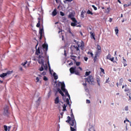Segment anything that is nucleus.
Returning <instances> with one entry per match:
<instances>
[{"mask_svg":"<svg viewBox=\"0 0 131 131\" xmlns=\"http://www.w3.org/2000/svg\"><path fill=\"white\" fill-rule=\"evenodd\" d=\"M71 117L70 116H68V120L66 121V122L69 123L71 127H76V121H75V118L74 117V115H73V112L72 110H71Z\"/></svg>","mask_w":131,"mask_h":131,"instance_id":"obj_1","label":"nucleus"},{"mask_svg":"<svg viewBox=\"0 0 131 131\" xmlns=\"http://www.w3.org/2000/svg\"><path fill=\"white\" fill-rule=\"evenodd\" d=\"M77 45L78 46L76 45H74L73 46V49L74 51H76L77 52H80V51L79 50V48L83 49V48L84 47V42H83V41H81L80 42L78 41L77 42Z\"/></svg>","mask_w":131,"mask_h":131,"instance_id":"obj_2","label":"nucleus"},{"mask_svg":"<svg viewBox=\"0 0 131 131\" xmlns=\"http://www.w3.org/2000/svg\"><path fill=\"white\" fill-rule=\"evenodd\" d=\"M85 81L88 82L90 84H92L94 85L95 84V80L94 79V77L92 75H90L87 78H85Z\"/></svg>","mask_w":131,"mask_h":131,"instance_id":"obj_3","label":"nucleus"},{"mask_svg":"<svg viewBox=\"0 0 131 131\" xmlns=\"http://www.w3.org/2000/svg\"><path fill=\"white\" fill-rule=\"evenodd\" d=\"M73 23H71V26L73 27H81V25H79V23H77L76 18H72Z\"/></svg>","mask_w":131,"mask_h":131,"instance_id":"obj_4","label":"nucleus"},{"mask_svg":"<svg viewBox=\"0 0 131 131\" xmlns=\"http://www.w3.org/2000/svg\"><path fill=\"white\" fill-rule=\"evenodd\" d=\"M4 112L3 115H1V116H3V115L4 116H8V114H9V107L8 106H5L4 108Z\"/></svg>","mask_w":131,"mask_h":131,"instance_id":"obj_5","label":"nucleus"},{"mask_svg":"<svg viewBox=\"0 0 131 131\" xmlns=\"http://www.w3.org/2000/svg\"><path fill=\"white\" fill-rule=\"evenodd\" d=\"M42 48L44 51V54L47 55V52H48V44L44 43L42 45Z\"/></svg>","mask_w":131,"mask_h":131,"instance_id":"obj_6","label":"nucleus"},{"mask_svg":"<svg viewBox=\"0 0 131 131\" xmlns=\"http://www.w3.org/2000/svg\"><path fill=\"white\" fill-rule=\"evenodd\" d=\"M43 68L45 70H48V65H47V63L45 64H41V67L39 69V71H43Z\"/></svg>","mask_w":131,"mask_h":131,"instance_id":"obj_7","label":"nucleus"},{"mask_svg":"<svg viewBox=\"0 0 131 131\" xmlns=\"http://www.w3.org/2000/svg\"><path fill=\"white\" fill-rule=\"evenodd\" d=\"M60 84H61V91H62V92H66V91H67L66 90V89H65V83H64V82H59V83Z\"/></svg>","mask_w":131,"mask_h":131,"instance_id":"obj_8","label":"nucleus"},{"mask_svg":"<svg viewBox=\"0 0 131 131\" xmlns=\"http://www.w3.org/2000/svg\"><path fill=\"white\" fill-rule=\"evenodd\" d=\"M38 62L39 64H41V65L45 64V57L39 59L38 60Z\"/></svg>","mask_w":131,"mask_h":131,"instance_id":"obj_9","label":"nucleus"},{"mask_svg":"<svg viewBox=\"0 0 131 131\" xmlns=\"http://www.w3.org/2000/svg\"><path fill=\"white\" fill-rule=\"evenodd\" d=\"M106 59L107 60H110V61H112V62H113V61H114V57L111 58V54L110 53L106 56Z\"/></svg>","mask_w":131,"mask_h":131,"instance_id":"obj_10","label":"nucleus"},{"mask_svg":"<svg viewBox=\"0 0 131 131\" xmlns=\"http://www.w3.org/2000/svg\"><path fill=\"white\" fill-rule=\"evenodd\" d=\"M76 67H72L70 69V72L71 73V74H73L75 72L76 70Z\"/></svg>","mask_w":131,"mask_h":131,"instance_id":"obj_11","label":"nucleus"},{"mask_svg":"<svg viewBox=\"0 0 131 131\" xmlns=\"http://www.w3.org/2000/svg\"><path fill=\"white\" fill-rule=\"evenodd\" d=\"M11 126H9L8 127L7 125H4V130L5 131H10L11 130Z\"/></svg>","mask_w":131,"mask_h":131,"instance_id":"obj_12","label":"nucleus"},{"mask_svg":"<svg viewBox=\"0 0 131 131\" xmlns=\"http://www.w3.org/2000/svg\"><path fill=\"white\" fill-rule=\"evenodd\" d=\"M43 33V29H40L39 31V33L40 34V37H39L40 40H41V39H42V33Z\"/></svg>","mask_w":131,"mask_h":131,"instance_id":"obj_13","label":"nucleus"},{"mask_svg":"<svg viewBox=\"0 0 131 131\" xmlns=\"http://www.w3.org/2000/svg\"><path fill=\"white\" fill-rule=\"evenodd\" d=\"M74 17V15H73V13H71L69 14V18H70L71 20H72V19H75V17Z\"/></svg>","mask_w":131,"mask_h":131,"instance_id":"obj_14","label":"nucleus"},{"mask_svg":"<svg viewBox=\"0 0 131 131\" xmlns=\"http://www.w3.org/2000/svg\"><path fill=\"white\" fill-rule=\"evenodd\" d=\"M59 97H57L54 100V103L55 104H59Z\"/></svg>","mask_w":131,"mask_h":131,"instance_id":"obj_15","label":"nucleus"},{"mask_svg":"<svg viewBox=\"0 0 131 131\" xmlns=\"http://www.w3.org/2000/svg\"><path fill=\"white\" fill-rule=\"evenodd\" d=\"M57 14H58V12H57V10H56V9H55L54 11L52 12V16L53 17H55V16H56Z\"/></svg>","mask_w":131,"mask_h":131,"instance_id":"obj_16","label":"nucleus"},{"mask_svg":"<svg viewBox=\"0 0 131 131\" xmlns=\"http://www.w3.org/2000/svg\"><path fill=\"white\" fill-rule=\"evenodd\" d=\"M123 64H124V67L127 66V64H126V60L124 59V57H123Z\"/></svg>","mask_w":131,"mask_h":131,"instance_id":"obj_17","label":"nucleus"},{"mask_svg":"<svg viewBox=\"0 0 131 131\" xmlns=\"http://www.w3.org/2000/svg\"><path fill=\"white\" fill-rule=\"evenodd\" d=\"M38 23L36 25V27H39V26H40V21H41V18H38Z\"/></svg>","mask_w":131,"mask_h":131,"instance_id":"obj_18","label":"nucleus"},{"mask_svg":"<svg viewBox=\"0 0 131 131\" xmlns=\"http://www.w3.org/2000/svg\"><path fill=\"white\" fill-rule=\"evenodd\" d=\"M39 54H40V50L39 49V47H38L36 50V55H38Z\"/></svg>","mask_w":131,"mask_h":131,"instance_id":"obj_19","label":"nucleus"},{"mask_svg":"<svg viewBox=\"0 0 131 131\" xmlns=\"http://www.w3.org/2000/svg\"><path fill=\"white\" fill-rule=\"evenodd\" d=\"M90 34L91 35L92 37L96 40V38L95 37V33H93V32H90Z\"/></svg>","mask_w":131,"mask_h":131,"instance_id":"obj_20","label":"nucleus"},{"mask_svg":"<svg viewBox=\"0 0 131 131\" xmlns=\"http://www.w3.org/2000/svg\"><path fill=\"white\" fill-rule=\"evenodd\" d=\"M101 53H102V50H97L95 55L99 56Z\"/></svg>","mask_w":131,"mask_h":131,"instance_id":"obj_21","label":"nucleus"},{"mask_svg":"<svg viewBox=\"0 0 131 131\" xmlns=\"http://www.w3.org/2000/svg\"><path fill=\"white\" fill-rule=\"evenodd\" d=\"M85 13V11H83V10H82V12H81V17H82V18H84V13Z\"/></svg>","mask_w":131,"mask_h":131,"instance_id":"obj_22","label":"nucleus"},{"mask_svg":"<svg viewBox=\"0 0 131 131\" xmlns=\"http://www.w3.org/2000/svg\"><path fill=\"white\" fill-rule=\"evenodd\" d=\"M123 82V78H121L119 80V85H122V83Z\"/></svg>","mask_w":131,"mask_h":131,"instance_id":"obj_23","label":"nucleus"},{"mask_svg":"<svg viewBox=\"0 0 131 131\" xmlns=\"http://www.w3.org/2000/svg\"><path fill=\"white\" fill-rule=\"evenodd\" d=\"M5 76H7V73H3V74L0 75V77L2 78L5 77Z\"/></svg>","mask_w":131,"mask_h":131,"instance_id":"obj_24","label":"nucleus"},{"mask_svg":"<svg viewBox=\"0 0 131 131\" xmlns=\"http://www.w3.org/2000/svg\"><path fill=\"white\" fill-rule=\"evenodd\" d=\"M63 93H65L66 95L67 96L69 99H70V95H69V93H68V91L67 90H66V92H63Z\"/></svg>","mask_w":131,"mask_h":131,"instance_id":"obj_25","label":"nucleus"},{"mask_svg":"<svg viewBox=\"0 0 131 131\" xmlns=\"http://www.w3.org/2000/svg\"><path fill=\"white\" fill-rule=\"evenodd\" d=\"M70 57H71L72 60H73V61H76L75 60V59L76 58V56L71 55Z\"/></svg>","mask_w":131,"mask_h":131,"instance_id":"obj_26","label":"nucleus"},{"mask_svg":"<svg viewBox=\"0 0 131 131\" xmlns=\"http://www.w3.org/2000/svg\"><path fill=\"white\" fill-rule=\"evenodd\" d=\"M88 55H90L92 58L94 57V54H93V52L92 51H89L88 52Z\"/></svg>","mask_w":131,"mask_h":131,"instance_id":"obj_27","label":"nucleus"},{"mask_svg":"<svg viewBox=\"0 0 131 131\" xmlns=\"http://www.w3.org/2000/svg\"><path fill=\"white\" fill-rule=\"evenodd\" d=\"M87 14H89V15H94V13H93L91 10H88L87 11Z\"/></svg>","mask_w":131,"mask_h":131,"instance_id":"obj_28","label":"nucleus"},{"mask_svg":"<svg viewBox=\"0 0 131 131\" xmlns=\"http://www.w3.org/2000/svg\"><path fill=\"white\" fill-rule=\"evenodd\" d=\"M67 107V105H66L65 104H64L62 106V107H63L62 111H66Z\"/></svg>","mask_w":131,"mask_h":131,"instance_id":"obj_29","label":"nucleus"},{"mask_svg":"<svg viewBox=\"0 0 131 131\" xmlns=\"http://www.w3.org/2000/svg\"><path fill=\"white\" fill-rule=\"evenodd\" d=\"M75 74H76V75H80V74L79 73V72L77 70H76L75 71Z\"/></svg>","mask_w":131,"mask_h":131,"instance_id":"obj_30","label":"nucleus"},{"mask_svg":"<svg viewBox=\"0 0 131 131\" xmlns=\"http://www.w3.org/2000/svg\"><path fill=\"white\" fill-rule=\"evenodd\" d=\"M105 13H107V14L110 13V7L107 8V9L105 10Z\"/></svg>","mask_w":131,"mask_h":131,"instance_id":"obj_31","label":"nucleus"},{"mask_svg":"<svg viewBox=\"0 0 131 131\" xmlns=\"http://www.w3.org/2000/svg\"><path fill=\"white\" fill-rule=\"evenodd\" d=\"M97 81L98 85H99L100 86V82L101 80H100V79L97 78Z\"/></svg>","mask_w":131,"mask_h":131,"instance_id":"obj_32","label":"nucleus"},{"mask_svg":"<svg viewBox=\"0 0 131 131\" xmlns=\"http://www.w3.org/2000/svg\"><path fill=\"white\" fill-rule=\"evenodd\" d=\"M12 73H13V71H8L6 73L7 75H9L10 74H12Z\"/></svg>","mask_w":131,"mask_h":131,"instance_id":"obj_33","label":"nucleus"},{"mask_svg":"<svg viewBox=\"0 0 131 131\" xmlns=\"http://www.w3.org/2000/svg\"><path fill=\"white\" fill-rule=\"evenodd\" d=\"M115 31L116 34H118V31H119V30H118V28H117V27L115 28Z\"/></svg>","mask_w":131,"mask_h":131,"instance_id":"obj_34","label":"nucleus"},{"mask_svg":"<svg viewBox=\"0 0 131 131\" xmlns=\"http://www.w3.org/2000/svg\"><path fill=\"white\" fill-rule=\"evenodd\" d=\"M98 55H97V54H95V56L94 58V62H96V61H97V58L98 57Z\"/></svg>","mask_w":131,"mask_h":131,"instance_id":"obj_35","label":"nucleus"},{"mask_svg":"<svg viewBox=\"0 0 131 131\" xmlns=\"http://www.w3.org/2000/svg\"><path fill=\"white\" fill-rule=\"evenodd\" d=\"M85 74L86 76H89V75H90V74H91V71L86 72Z\"/></svg>","mask_w":131,"mask_h":131,"instance_id":"obj_36","label":"nucleus"},{"mask_svg":"<svg viewBox=\"0 0 131 131\" xmlns=\"http://www.w3.org/2000/svg\"><path fill=\"white\" fill-rule=\"evenodd\" d=\"M100 70H101V72L103 73V74H105V70H104V69L100 68Z\"/></svg>","mask_w":131,"mask_h":131,"instance_id":"obj_37","label":"nucleus"},{"mask_svg":"<svg viewBox=\"0 0 131 131\" xmlns=\"http://www.w3.org/2000/svg\"><path fill=\"white\" fill-rule=\"evenodd\" d=\"M96 49L97 50H101V46L100 45H97Z\"/></svg>","mask_w":131,"mask_h":131,"instance_id":"obj_38","label":"nucleus"},{"mask_svg":"<svg viewBox=\"0 0 131 131\" xmlns=\"http://www.w3.org/2000/svg\"><path fill=\"white\" fill-rule=\"evenodd\" d=\"M27 64V60H26L25 62H23L21 63V66H25V65H26Z\"/></svg>","mask_w":131,"mask_h":131,"instance_id":"obj_39","label":"nucleus"},{"mask_svg":"<svg viewBox=\"0 0 131 131\" xmlns=\"http://www.w3.org/2000/svg\"><path fill=\"white\" fill-rule=\"evenodd\" d=\"M66 102H67V104L68 105H70V102L69 101V99L67 98V99H66Z\"/></svg>","mask_w":131,"mask_h":131,"instance_id":"obj_40","label":"nucleus"},{"mask_svg":"<svg viewBox=\"0 0 131 131\" xmlns=\"http://www.w3.org/2000/svg\"><path fill=\"white\" fill-rule=\"evenodd\" d=\"M92 8H93L94 10H95V11H97V10H98V8H97V7H96V6H95V5H92Z\"/></svg>","mask_w":131,"mask_h":131,"instance_id":"obj_41","label":"nucleus"},{"mask_svg":"<svg viewBox=\"0 0 131 131\" xmlns=\"http://www.w3.org/2000/svg\"><path fill=\"white\" fill-rule=\"evenodd\" d=\"M124 92H129V89L128 88H126L124 90Z\"/></svg>","mask_w":131,"mask_h":131,"instance_id":"obj_42","label":"nucleus"},{"mask_svg":"<svg viewBox=\"0 0 131 131\" xmlns=\"http://www.w3.org/2000/svg\"><path fill=\"white\" fill-rule=\"evenodd\" d=\"M86 103L87 104H91V101H90V100H89V99H87V100H86Z\"/></svg>","mask_w":131,"mask_h":131,"instance_id":"obj_43","label":"nucleus"},{"mask_svg":"<svg viewBox=\"0 0 131 131\" xmlns=\"http://www.w3.org/2000/svg\"><path fill=\"white\" fill-rule=\"evenodd\" d=\"M60 14L61 16H63L65 15V14H64L63 13V12H62V11H60Z\"/></svg>","mask_w":131,"mask_h":131,"instance_id":"obj_44","label":"nucleus"},{"mask_svg":"<svg viewBox=\"0 0 131 131\" xmlns=\"http://www.w3.org/2000/svg\"><path fill=\"white\" fill-rule=\"evenodd\" d=\"M125 111H128V106H126L125 107Z\"/></svg>","mask_w":131,"mask_h":131,"instance_id":"obj_45","label":"nucleus"},{"mask_svg":"<svg viewBox=\"0 0 131 131\" xmlns=\"http://www.w3.org/2000/svg\"><path fill=\"white\" fill-rule=\"evenodd\" d=\"M59 94L61 95L62 97H64V93L62 91L59 92Z\"/></svg>","mask_w":131,"mask_h":131,"instance_id":"obj_46","label":"nucleus"},{"mask_svg":"<svg viewBox=\"0 0 131 131\" xmlns=\"http://www.w3.org/2000/svg\"><path fill=\"white\" fill-rule=\"evenodd\" d=\"M43 80H45V81H48V78L47 77H46V76H44Z\"/></svg>","mask_w":131,"mask_h":131,"instance_id":"obj_47","label":"nucleus"},{"mask_svg":"<svg viewBox=\"0 0 131 131\" xmlns=\"http://www.w3.org/2000/svg\"><path fill=\"white\" fill-rule=\"evenodd\" d=\"M84 61H85L86 62L88 61V60H89V58L87 57H84Z\"/></svg>","mask_w":131,"mask_h":131,"instance_id":"obj_48","label":"nucleus"},{"mask_svg":"<svg viewBox=\"0 0 131 131\" xmlns=\"http://www.w3.org/2000/svg\"><path fill=\"white\" fill-rule=\"evenodd\" d=\"M69 32L70 33V34H71L72 36H74V34H73L71 30H69Z\"/></svg>","mask_w":131,"mask_h":131,"instance_id":"obj_49","label":"nucleus"},{"mask_svg":"<svg viewBox=\"0 0 131 131\" xmlns=\"http://www.w3.org/2000/svg\"><path fill=\"white\" fill-rule=\"evenodd\" d=\"M76 65L77 66H79V65H80V62H77L76 63Z\"/></svg>","mask_w":131,"mask_h":131,"instance_id":"obj_50","label":"nucleus"},{"mask_svg":"<svg viewBox=\"0 0 131 131\" xmlns=\"http://www.w3.org/2000/svg\"><path fill=\"white\" fill-rule=\"evenodd\" d=\"M36 82H38L39 81V78H38V77H37L36 78Z\"/></svg>","mask_w":131,"mask_h":131,"instance_id":"obj_51","label":"nucleus"},{"mask_svg":"<svg viewBox=\"0 0 131 131\" xmlns=\"http://www.w3.org/2000/svg\"><path fill=\"white\" fill-rule=\"evenodd\" d=\"M82 85H83V86H84L85 88H86V85H88V84H86V83H83L82 84Z\"/></svg>","mask_w":131,"mask_h":131,"instance_id":"obj_52","label":"nucleus"},{"mask_svg":"<svg viewBox=\"0 0 131 131\" xmlns=\"http://www.w3.org/2000/svg\"><path fill=\"white\" fill-rule=\"evenodd\" d=\"M123 7H124V8H127V7H129V6H128V5H127V4H124L123 5Z\"/></svg>","mask_w":131,"mask_h":131,"instance_id":"obj_53","label":"nucleus"},{"mask_svg":"<svg viewBox=\"0 0 131 131\" xmlns=\"http://www.w3.org/2000/svg\"><path fill=\"white\" fill-rule=\"evenodd\" d=\"M37 102H38V104H40V97H39V98L38 99Z\"/></svg>","mask_w":131,"mask_h":131,"instance_id":"obj_54","label":"nucleus"},{"mask_svg":"<svg viewBox=\"0 0 131 131\" xmlns=\"http://www.w3.org/2000/svg\"><path fill=\"white\" fill-rule=\"evenodd\" d=\"M54 79H55L56 80H57V79H58V75L54 76Z\"/></svg>","mask_w":131,"mask_h":131,"instance_id":"obj_55","label":"nucleus"},{"mask_svg":"<svg viewBox=\"0 0 131 131\" xmlns=\"http://www.w3.org/2000/svg\"><path fill=\"white\" fill-rule=\"evenodd\" d=\"M128 96H129V100H131V93H129Z\"/></svg>","mask_w":131,"mask_h":131,"instance_id":"obj_56","label":"nucleus"},{"mask_svg":"<svg viewBox=\"0 0 131 131\" xmlns=\"http://www.w3.org/2000/svg\"><path fill=\"white\" fill-rule=\"evenodd\" d=\"M112 21H113L112 18L111 17H110V18H109V22L111 23V22H112Z\"/></svg>","mask_w":131,"mask_h":131,"instance_id":"obj_57","label":"nucleus"},{"mask_svg":"<svg viewBox=\"0 0 131 131\" xmlns=\"http://www.w3.org/2000/svg\"><path fill=\"white\" fill-rule=\"evenodd\" d=\"M57 91L60 93V92H61L62 91L61 90V89H60V88H58L57 89Z\"/></svg>","mask_w":131,"mask_h":131,"instance_id":"obj_58","label":"nucleus"},{"mask_svg":"<svg viewBox=\"0 0 131 131\" xmlns=\"http://www.w3.org/2000/svg\"><path fill=\"white\" fill-rule=\"evenodd\" d=\"M19 70H20V71H23V68L21 67H20L19 68Z\"/></svg>","mask_w":131,"mask_h":131,"instance_id":"obj_59","label":"nucleus"},{"mask_svg":"<svg viewBox=\"0 0 131 131\" xmlns=\"http://www.w3.org/2000/svg\"><path fill=\"white\" fill-rule=\"evenodd\" d=\"M43 57L41 56V55H39V56H38L39 59H41V58H43Z\"/></svg>","mask_w":131,"mask_h":131,"instance_id":"obj_60","label":"nucleus"},{"mask_svg":"<svg viewBox=\"0 0 131 131\" xmlns=\"http://www.w3.org/2000/svg\"><path fill=\"white\" fill-rule=\"evenodd\" d=\"M64 115V112H61V113H60V115L61 116H63V115Z\"/></svg>","mask_w":131,"mask_h":131,"instance_id":"obj_61","label":"nucleus"},{"mask_svg":"<svg viewBox=\"0 0 131 131\" xmlns=\"http://www.w3.org/2000/svg\"><path fill=\"white\" fill-rule=\"evenodd\" d=\"M53 76H54V77L57 76V74H56V73H53Z\"/></svg>","mask_w":131,"mask_h":131,"instance_id":"obj_62","label":"nucleus"},{"mask_svg":"<svg viewBox=\"0 0 131 131\" xmlns=\"http://www.w3.org/2000/svg\"><path fill=\"white\" fill-rule=\"evenodd\" d=\"M126 121L129 122V123H131L130 121H129L127 119H126Z\"/></svg>","mask_w":131,"mask_h":131,"instance_id":"obj_63","label":"nucleus"},{"mask_svg":"<svg viewBox=\"0 0 131 131\" xmlns=\"http://www.w3.org/2000/svg\"><path fill=\"white\" fill-rule=\"evenodd\" d=\"M80 34L82 36L83 35V34H82V32H80Z\"/></svg>","mask_w":131,"mask_h":131,"instance_id":"obj_64","label":"nucleus"}]
</instances>
